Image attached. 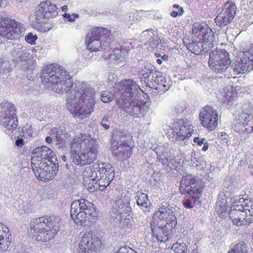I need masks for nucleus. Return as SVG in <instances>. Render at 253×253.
<instances>
[{
  "instance_id": "f257e3e1",
  "label": "nucleus",
  "mask_w": 253,
  "mask_h": 253,
  "mask_svg": "<svg viewBox=\"0 0 253 253\" xmlns=\"http://www.w3.org/2000/svg\"><path fill=\"white\" fill-rule=\"evenodd\" d=\"M43 84H49V87L56 93L73 90L66 99V107L80 119L89 117L94 110V92L89 84L84 82H72V77L63 67L57 64H49L41 72Z\"/></svg>"
},
{
  "instance_id": "f03ea898",
  "label": "nucleus",
  "mask_w": 253,
  "mask_h": 253,
  "mask_svg": "<svg viewBox=\"0 0 253 253\" xmlns=\"http://www.w3.org/2000/svg\"><path fill=\"white\" fill-rule=\"evenodd\" d=\"M31 160L36 176L43 181L52 179L58 171L57 157L53 151L46 146L34 149Z\"/></svg>"
},
{
  "instance_id": "7ed1b4c3",
  "label": "nucleus",
  "mask_w": 253,
  "mask_h": 253,
  "mask_svg": "<svg viewBox=\"0 0 253 253\" xmlns=\"http://www.w3.org/2000/svg\"><path fill=\"white\" fill-rule=\"evenodd\" d=\"M97 153L95 139L89 135L80 134L75 136L71 143L70 158L74 165L84 166L92 163Z\"/></svg>"
},
{
  "instance_id": "20e7f679",
  "label": "nucleus",
  "mask_w": 253,
  "mask_h": 253,
  "mask_svg": "<svg viewBox=\"0 0 253 253\" xmlns=\"http://www.w3.org/2000/svg\"><path fill=\"white\" fill-rule=\"evenodd\" d=\"M118 88L123 94L118 101V104L126 113L133 118L143 116L145 109L143 103L136 98L139 86L130 79L120 82Z\"/></svg>"
},
{
  "instance_id": "39448f33",
  "label": "nucleus",
  "mask_w": 253,
  "mask_h": 253,
  "mask_svg": "<svg viewBox=\"0 0 253 253\" xmlns=\"http://www.w3.org/2000/svg\"><path fill=\"white\" fill-rule=\"evenodd\" d=\"M231 63V60L229 57V53L226 50H222V71L224 70V76L227 79L234 78L232 74L227 72L233 69L234 75L244 74L253 70V50L240 51L239 58L234 65L230 67L229 66Z\"/></svg>"
},
{
  "instance_id": "423d86ee",
  "label": "nucleus",
  "mask_w": 253,
  "mask_h": 253,
  "mask_svg": "<svg viewBox=\"0 0 253 253\" xmlns=\"http://www.w3.org/2000/svg\"><path fill=\"white\" fill-rule=\"evenodd\" d=\"M111 40L108 39L93 40L91 42H85L87 49L91 52L104 51L102 55L105 59L111 63L118 62L119 60L125 59L127 55V52L130 49L128 46L116 45L115 47L110 48Z\"/></svg>"
},
{
  "instance_id": "0eeeda50",
  "label": "nucleus",
  "mask_w": 253,
  "mask_h": 253,
  "mask_svg": "<svg viewBox=\"0 0 253 253\" xmlns=\"http://www.w3.org/2000/svg\"><path fill=\"white\" fill-rule=\"evenodd\" d=\"M198 180L192 175L183 176L180 182L179 191L181 194H187L191 197L183 201L182 204L186 209L194 208L195 203L201 202L199 200L202 195L201 186L197 184Z\"/></svg>"
},
{
  "instance_id": "6e6552de",
  "label": "nucleus",
  "mask_w": 253,
  "mask_h": 253,
  "mask_svg": "<svg viewBox=\"0 0 253 253\" xmlns=\"http://www.w3.org/2000/svg\"><path fill=\"white\" fill-rule=\"evenodd\" d=\"M70 214L73 220L81 224L82 221H89L90 217L97 216L93 204L84 199L74 201L71 203Z\"/></svg>"
},
{
  "instance_id": "1a4fd4ad",
  "label": "nucleus",
  "mask_w": 253,
  "mask_h": 253,
  "mask_svg": "<svg viewBox=\"0 0 253 253\" xmlns=\"http://www.w3.org/2000/svg\"><path fill=\"white\" fill-rule=\"evenodd\" d=\"M60 222L61 219L57 215L45 216L32 219L30 225L31 230H34L35 233H42L40 231L44 229L45 226L53 230L54 233H57Z\"/></svg>"
},
{
  "instance_id": "9d476101",
  "label": "nucleus",
  "mask_w": 253,
  "mask_h": 253,
  "mask_svg": "<svg viewBox=\"0 0 253 253\" xmlns=\"http://www.w3.org/2000/svg\"><path fill=\"white\" fill-rule=\"evenodd\" d=\"M21 23L0 15V36L9 40L19 38Z\"/></svg>"
},
{
  "instance_id": "9b49d317",
  "label": "nucleus",
  "mask_w": 253,
  "mask_h": 253,
  "mask_svg": "<svg viewBox=\"0 0 253 253\" xmlns=\"http://www.w3.org/2000/svg\"><path fill=\"white\" fill-rule=\"evenodd\" d=\"M97 172H95L96 175L94 184H91V186L89 185L87 187L90 191H94L95 190H100L103 191L106 187H107L110 182L113 180L115 172L114 168H110V169L108 172L110 173H108V175L105 174L106 169L104 168V164H102L101 165H98V168H96Z\"/></svg>"
},
{
  "instance_id": "f8f14e48",
  "label": "nucleus",
  "mask_w": 253,
  "mask_h": 253,
  "mask_svg": "<svg viewBox=\"0 0 253 253\" xmlns=\"http://www.w3.org/2000/svg\"><path fill=\"white\" fill-rule=\"evenodd\" d=\"M11 54L16 60L20 62L21 70L32 71L33 70V59L25 46L20 44L14 45L11 50Z\"/></svg>"
},
{
  "instance_id": "ddd939ff",
  "label": "nucleus",
  "mask_w": 253,
  "mask_h": 253,
  "mask_svg": "<svg viewBox=\"0 0 253 253\" xmlns=\"http://www.w3.org/2000/svg\"><path fill=\"white\" fill-rule=\"evenodd\" d=\"M235 202L227 213L233 225L241 226H247L253 222V219L247 218V214L242 203Z\"/></svg>"
},
{
  "instance_id": "4468645a",
  "label": "nucleus",
  "mask_w": 253,
  "mask_h": 253,
  "mask_svg": "<svg viewBox=\"0 0 253 253\" xmlns=\"http://www.w3.org/2000/svg\"><path fill=\"white\" fill-rule=\"evenodd\" d=\"M171 127L173 136L179 140L188 139L194 131L191 122L187 119H177V122L174 123Z\"/></svg>"
},
{
  "instance_id": "2eb2a0df",
  "label": "nucleus",
  "mask_w": 253,
  "mask_h": 253,
  "mask_svg": "<svg viewBox=\"0 0 253 253\" xmlns=\"http://www.w3.org/2000/svg\"><path fill=\"white\" fill-rule=\"evenodd\" d=\"M177 225V219L176 217H172L171 219L168 218L165 220H161L153 225L152 232L155 234L157 228L161 230L164 236L161 234L156 235L157 240L162 242H165L170 238L171 234L172 233Z\"/></svg>"
},
{
  "instance_id": "dca6fc26",
  "label": "nucleus",
  "mask_w": 253,
  "mask_h": 253,
  "mask_svg": "<svg viewBox=\"0 0 253 253\" xmlns=\"http://www.w3.org/2000/svg\"><path fill=\"white\" fill-rule=\"evenodd\" d=\"M101 242L96 237H92L91 232L85 233L79 244V253H99Z\"/></svg>"
},
{
  "instance_id": "f3484780",
  "label": "nucleus",
  "mask_w": 253,
  "mask_h": 253,
  "mask_svg": "<svg viewBox=\"0 0 253 253\" xmlns=\"http://www.w3.org/2000/svg\"><path fill=\"white\" fill-rule=\"evenodd\" d=\"M58 14L56 5L49 0L41 2L36 8V20L37 23H41L44 20L53 18Z\"/></svg>"
},
{
  "instance_id": "a211bd4d",
  "label": "nucleus",
  "mask_w": 253,
  "mask_h": 253,
  "mask_svg": "<svg viewBox=\"0 0 253 253\" xmlns=\"http://www.w3.org/2000/svg\"><path fill=\"white\" fill-rule=\"evenodd\" d=\"M126 136L122 134L121 132H117L116 134H112V139H114L115 141H117V144H119V141L121 143L119 146H112V151L115 158L119 161H124L128 159L131 154V148L128 145H124L122 142H125Z\"/></svg>"
},
{
  "instance_id": "6ab92c4d",
  "label": "nucleus",
  "mask_w": 253,
  "mask_h": 253,
  "mask_svg": "<svg viewBox=\"0 0 253 253\" xmlns=\"http://www.w3.org/2000/svg\"><path fill=\"white\" fill-rule=\"evenodd\" d=\"M199 117L202 126L209 130H212L217 126V113L212 107L206 106L201 110Z\"/></svg>"
},
{
  "instance_id": "aec40b11",
  "label": "nucleus",
  "mask_w": 253,
  "mask_h": 253,
  "mask_svg": "<svg viewBox=\"0 0 253 253\" xmlns=\"http://www.w3.org/2000/svg\"><path fill=\"white\" fill-rule=\"evenodd\" d=\"M238 132H252L253 131V110L247 109L238 115L235 125Z\"/></svg>"
},
{
  "instance_id": "412c9836",
  "label": "nucleus",
  "mask_w": 253,
  "mask_h": 253,
  "mask_svg": "<svg viewBox=\"0 0 253 253\" xmlns=\"http://www.w3.org/2000/svg\"><path fill=\"white\" fill-rule=\"evenodd\" d=\"M192 33L200 40L209 42L212 40L213 33L212 30L205 23H195L193 25Z\"/></svg>"
},
{
  "instance_id": "4be33fe9",
  "label": "nucleus",
  "mask_w": 253,
  "mask_h": 253,
  "mask_svg": "<svg viewBox=\"0 0 253 253\" xmlns=\"http://www.w3.org/2000/svg\"><path fill=\"white\" fill-rule=\"evenodd\" d=\"M158 217L160 221L165 220L168 218L171 219L172 217H176L175 212L171 208L169 205L163 203L159 208V210L157 211L153 216V220L151 222V226L155 225L158 221L156 218Z\"/></svg>"
},
{
  "instance_id": "5701e85b",
  "label": "nucleus",
  "mask_w": 253,
  "mask_h": 253,
  "mask_svg": "<svg viewBox=\"0 0 253 253\" xmlns=\"http://www.w3.org/2000/svg\"><path fill=\"white\" fill-rule=\"evenodd\" d=\"M112 35L109 30L102 27H94L88 32L85 37V42L93 40L107 39L111 40Z\"/></svg>"
},
{
  "instance_id": "b1692460",
  "label": "nucleus",
  "mask_w": 253,
  "mask_h": 253,
  "mask_svg": "<svg viewBox=\"0 0 253 253\" xmlns=\"http://www.w3.org/2000/svg\"><path fill=\"white\" fill-rule=\"evenodd\" d=\"M236 5L232 0H228L224 3L222 8L223 16H222V24L226 25L231 23L234 18L236 12Z\"/></svg>"
},
{
  "instance_id": "393cba45",
  "label": "nucleus",
  "mask_w": 253,
  "mask_h": 253,
  "mask_svg": "<svg viewBox=\"0 0 253 253\" xmlns=\"http://www.w3.org/2000/svg\"><path fill=\"white\" fill-rule=\"evenodd\" d=\"M115 215H111L114 225L116 227L124 228L130 227L132 225L133 220L131 215L129 213H123L114 212Z\"/></svg>"
},
{
  "instance_id": "a878e982",
  "label": "nucleus",
  "mask_w": 253,
  "mask_h": 253,
  "mask_svg": "<svg viewBox=\"0 0 253 253\" xmlns=\"http://www.w3.org/2000/svg\"><path fill=\"white\" fill-rule=\"evenodd\" d=\"M156 74L157 77H156V78H153L152 83H150L148 86L155 89L158 91H165L168 88H167L166 80L165 77L158 71L156 72Z\"/></svg>"
},
{
  "instance_id": "bb28decb",
  "label": "nucleus",
  "mask_w": 253,
  "mask_h": 253,
  "mask_svg": "<svg viewBox=\"0 0 253 253\" xmlns=\"http://www.w3.org/2000/svg\"><path fill=\"white\" fill-rule=\"evenodd\" d=\"M10 236L7 227L0 223V251H4L8 249L11 243Z\"/></svg>"
},
{
  "instance_id": "cd10ccee",
  "label": "nucleus",
  "mask_w": 253,
  "mask_h": 253,
  "mask_svg": "<svg viewBox=\"0 0 253 253\" xmlns=\"http://www.w3.org/2000/svg\"><path fill=\"white\" fill-rule=\"evenodd\" d=\"M16 108L14 105L7 102L0 104V121L3 119H9L15 115Z\"/></svg>"
},
{
  "instance_id": "c85d7f7f",
  "label": "nucleus",
  "mask_w": 253,
  "mask_h": 253,
  "mask_svg": "<svg viewBox=\"0 0 253 253\" xmlns=\"http://www.w3.org/2000/svg\"><path fill=\"white\" fill-rule=\"evenodd\" d=\"M220 52L218 51H214L210 54V66L211 70L216 73H220L221 71V58Z\"/></svg>"
},
{
  "instance_id": "c756f323",
  "label": "nucleus",
  "mask_w": 253,
  "mask_h": 253,
  "mask_svg": "<svg viewBox=\"0 0 253 253\" xmlns=\"http://www.w3.org/2000/svg\"><path fill=\"white\" fill-rule=\"evenodd\" d=\"M0 124L5 127V132L8 135H11L17 128L18 120L16 115H14L9 119H2L0 121Z\"/></svg>"
},
{
  "instance_id": "7c9ffc66",
  "label": "nucleus",
  "mask_w": 253,
  "mask_h": 253,
  "mask_svg": "<svg viewBox=\"0 0 253 253\" xmlns=\"http://www.w3.org/2000/svg\"><path fill=\"white\" fill-rule=\"evenodd\" d=\"M137 205L140 208L146 213L149 212L151 209V203L148 199V196L146 194L142 193V191H138L136 193Z\"/></svg>"
},
{
  "instance_id": "2f4dec72",
  "label": "nucleus",
  "mask_w": 253,
  "mask_h": 253,
  "mask_svg": "<svg viewBox=\"0 0 253 253\" xmlns=\"http://www.w3.org/2000/svg\"><path fill=\"white\" fill-rule=\"evenodd\" d=\"M157 71L155 70V67L151 64H147L145 66L144 68L139 72V75L142 76L145 79V83L148 86L150 83H152L153 78H156L157 75L156 73Z\"/></svg>"
},
{
  "instance_id": "473e14b6",
  "label": "nucleus",
  "mask_w": 253,
  "mask_h": 253,
  "mask_svg": "<svg viewBox=\"0 0 253 253\" xmlns=\"http://www.w3.org/2000/svg\"><path fill=\"white\" fill-rule=\"evenodd\" d=\"M96 171H93L92 169L89 166H87L84 168V171H83V177L84 185L87 184L85 186L86 187L88 186H91V184H94V181L96 180L95 177L96 175L95 173Z\"/></svg>"
},
{
  "instance_id": "72a5a7b5",
  "label": "nucleus",
  "mask_w": 253,
  "mask_h": 253,
  "mask_svg": "<svg viewBox=\"0 0 253 253\" xmlns=\"http://www.w3.org/2000/svg\"><path fill=\"white\" fill-rule=\"evenodd\" d=\"M156 33L155 30L151 28L142 32L141 34V37L144 38L146 41L149 43H152L154 45H157L159 42V40L157 39Z\"/></svg>"
},
{
  "instance_id": "f704fd0d",
  "label": "nucleus",
  "mask_w": 253,
  "mask_h": 253,
  "mask_svg": "<svg viewBox=\"0 0 253 253\" xmlns=\"http://www.w3.org/2000/svg\"><path fill=\"white\" fill-rule=\"evenodd\" d=\"M158 158L161 160L162 163L164 165H167V167L171 168L174 166L175 163L174 159L170 156V154L168 152L163 151L162 154L156 152Z\"/></svg>"
},
{
  "instance_id": "c9c22d12",
  "label": "nucleus",
  "mask_w": 253,
  "mask_h": 253,
  "mask_svg": "<svg viewBox=\"0 0 253 253\" xmlns=\"http://www.w3.org/2000/svg\"><path fill=\"white\" fill-rule=\"evenodd\" d=\"M114 207L115 209H118L116 210V213H123V212L128 213L131 210V207L128 205V204L125 203L122 199L117 200Z\"/></svg>"
},
{
  "instance_id": "e433bc0d",
  "label": "nucleus",
  "mask_w": 253,
  "mask_h": 253,
  "mask_svg": "<svg viewBox=\"0 0 253 253\" xmlns=\"http://www.w3.org/2000/svg\"><path fill=\"white\" fill-rule=\"evenodd\" d=\"M184 43L187 47V49L195 54L199 55L201 54L202 49L200 48L201 42H197L192 41L191 42H186L184 41Z\"/></svg>"
},
{
  "instance_id": "4c0bfd02",
  "label": "nucleus",
  "mask_w": 253,
  "mask_h": 253,
  "mask_svg": "<svg viewBox=\"0 0 253 253\" xmlns=\"http://www.w3.org/2000/svg\"><path fill=\"white\" fill-rule=\"evenodd\" d=\"M247 244L244 242H239L234 245L228 253H247L248 251Z\"/></svg>"
},
{
  "instance_id": "58836bf2",
  "label": "nucleus",
  "mask_w": 253,
  "mask_h": 253,
  "mask_svg": "<svg viewBox=\"0 0 253 253\" xmlns=\"http://www.w3.org/2000/svg\"><path fill=\"white\" fill-rule=\"evenodd\" d=\"M42 230L43 229L40 231H42ZM42 233L43 236L39 235L37 239L39 241L41 240L42 242H47L53 238L57 233H54L53 230L49 229L43 232H42Z\"/></svg>"
},
{
  "instance_id": "ea45409f",
  "label": "nucleus",
  "mask_w": 253,
  "mask_h": 253,
  "mask_svg": "<svg viewBox=\"0 0 253 253\" xmlns=\"http://www.w3.org/2000/svg\"><path fill=\"white\" fill-rule=\"evenodd\" d=\"M237 96V92L233 87L227 89L225 95L224 103L227 104L232 102Z\"/></svg>"
},
{
  "instance_id": "a19ab883",
  "label": "nucleus",
  "mask_w": 253,
  "mask_h": 253,
  "mask_svg": "<svg viewBox=\"0 0 253 253\" xmlns=\"http://www.w3.org/2000/svg\"><path fill=\"white\" fill-rule=\"evenodd\" d=\"M171 248L174 251L175 253H189L186 244L183 243H176L173 245Z\"/></svg>"
},
{
  "instance_id": "79ce46f5",
  "label": "nucleus",
  "mask_w": 253,
  "mask_h": 253,
  "mask_svg": "<svg viewBox=\"0 0 253 253\" xmlns=\"http://www.w3.org/2000/svg\"><path fill=\"white\" fill-rule=\"evenodd\" d=\"M112 124V117L109 114L105 115L103 116L100 125L106 130L109 128L110 125Z\"/></svg>"
},
{
  "instance_id": "37998d69",
  "label": "nucleus",
  "mask_w": 253,
  "mask_h": 253,
  "mask_svg": "<svg viewBox=\"0 0 253 253\" xmlns=\"http://www.w3.org/2000/svg\"><path fill=\"white\" fill-rule=\"evenodd\" d=\"M172 7L174 9L170 12V16L171 17L176 18L183 14V8L178 4H174L173 5Z\"/></svg>"
},
{
  "instance_id": "c03bdc74",
  "label": "nucleus",
  "mask_w": 253,
  "mask_h": 253,
  "mask_svg": "<svg viewBox=\"0 0 253 253\" xmlns=\"http://www.w3.org/2000/svg\"><path fill=\"white\" fill-rule=\"evenodd\" d=\"M69 137L70 135L68 134L67 131H65L64 132V134L62 136V138H63V140H56L57 143L56 144V147L58 149L63 148L64 147H65V144L68 141Z\"/></svg>"
},
{
  "instance_id": "a18cd8bd",
  "label": "nucleus",
  "mask_w": 253,
  "mask_h": 253,
  "mask_svg": "<svg viewBox=\"0 0 253 253\" xmlns=\"http://www.w3.org/2000/svg\"><path fill=\"white\" fill-rule=\"evenodd\" d=\"M113 99L112 94L108 91H103L101 92L100 100L104 103H108L111 101Z\"/></svg>"
},
{
  "instance_id": "49530a36",
  "label": "nucleus",
  "mask_w": 253,
  "mask_h": 253,
  "mask_svg": "<svg viewBox=\"0 0 253 253\" xmlns=\"http://www.w3.org/2000/svg\"><path fill=\"white\" fill-rule=\"evenodd\" d=\"M26 41L31 45L36 44V41L38 39L36 35H33L32 33H29L25 36Z\"/></svg>"
},
{
  "instance_id": "de8ad7c7",
  "label": "nucleus",
  "mask_w": 253,
  "mask_h": 253,
  "mask_svg": "<svg viewBox=\"0 0 253 253\" xmlns=\"http://www.w3.org/2000/svg\"><path fill=\"white\" fill-rule=\"evenodd\" d=\"M147 15L153 19H159L162 18V15L158 11L150 10L148 11Z\"/></svg>"
},
{
  "instance_id": "09e8293b",
  "label": "nucleus",
  "mask_w": 253,
  "mask_h": 253,
  "mask_svg": "<svg viewBox=\"0 0 253 253\" xmlns=\"http://www.w3.org/2000/svg\"><path fill=\"white\" fill-rule=\"evenodd\" d=\"M114 253H134V251L130 248L126 246H123Z\"/></svg>"
},
{
  "instance_id": "8fccbe9b",
  "label": "nucleus",
  "mask_w": 253,
  "mask_h": 253,
  "mask_svg": "<svg viewBox=\"0 0 253 253\" xmlns=\"http://www.w3.org/2000/svg\"><path fill=\"white\" fill-rule=\"evenodd\" d=\"M64 17L70 22H73L77 18L79 17V15L76 13H73L72 15L69 13H65Z\"/></svg>"
},
{
  "instance_id": "3c124183",
  "label": "nucleus",
  "mask_w": 253,
  "mask_h": 253,
  "mask_svg": "<svg viewBox=\"0 0 253 253\" xmlns=\"http://www.w3.org/2000/svg\"><path fill=\"white\" fill-rule=\"evenodd\" d=\"M186 109V107L184 103L177 105L174 109V112L176 114L182 113Z\"/></svg>"
},
{
  "instance_id": "603ef678",
  "label": "nucleus",
  "mask_w": 253,
  "mask_h": 253,
  "mask_svg": "<svg viewBox=\"0 0 253 253\" xmlns=\"http://www.w3.org/2000/svg\"><path fill=\"white\" fill-rule=\"evenodd\" d=\"M66 131V130L63 129L61 126H59L58 128V134L56 135V140H63L62 138V136L64 134V132Z\"/></svg>"
},
{
  "instance_id": "864d4df0",
  "label": "nucleus",
  "mask_w": 253,
  "mask_h": 253,
  "mask_svg": "<svg viewBox=\"0 0 253 253\" xmlns=\"http://www.w3.org/2000/svg\"><path fill=\"white\" fill-rule=\"evenodd\" d=\"M193 141L195 143H197L199 146H201L203 143H204L205 141H206V139L205 138L201 139L200 137H197L194 138Z\"/></svg>"
},
{
  "instance_id": "5fc2aeb1",
  "label": "nucleus",
  "mask_w": 253,
  "mask_h": 253,
  "mask_svg": "<svg viewBox=\"0 0 253 253\" xmlns=\"http://www.w3.org/2000/svg\"><path fill=\"white\" fill-rule=\"evenodd\" d=\"M58 127H54L51 128L49 131V134L53 137H55L56 139V135L58 134Z\"/></svg>"
},
{
  "instance_id": "6e6d98bb",
  "label": "nucleus",
  "mask_w": 253,
  "mask_h": 253,
  "mask_svg": "<svg viewBox=\"0 0 253 253\" xmlns=\"http://www.w3.org/2000/svg\"><path fill=\"white\" fill-rule=\"evenodd\" d=\"M216 211L219 215L220 216V214H221V202L220 201H217L216 205V208H215Z\"/></svg>"
},
{
  "instance_id": "4d7b16f0",
  "label": "nucleus",
  "mask_w": 253,
  "mask_h": 253,
  "mask_svg": "<svg viewBox=\"0 0 253 253\" xmlns=\"http://www.w3.org/2000/svg\"><path fill=\"white\" fill-rule=\"evenodd\" d=\"M220 14L221 12H220L214 19L215 22L219 27H220L221 25V16H220Z\"/></svg>"
},
{
  "instance_id": "13d9d810",
  "label": "nucleus",
  "mask_w": 253,
  "mask_h": 253,
  "mask_svg": "<svg viewBox=\"0 0 253 253\" xmlns=\"http://www.w3.org/2000/svg\"><path fill=\"white\" fill-rule=\"evenodd\" d=\"M24 141L22 138H19L15 141V145L19 147H21L24 145Z\"/></svg>"
},
{
  "instance_id": "bf43d9fd",
  "label": "nucleus",
  "mask_w": 253,
  "mask_h": 253,
  "mask_svg": "<svg viewBox=\"0 0 253 253\" xmlns=\"http://www.w3.org/2000/svg\"><path fill=\"white\" fill-rule=\"evenodd\" d=\"M104 168L105 169L107 170L106 172L105 173V174L106 175H108V173H110V172H108V171L110 169V168H113L110 164H106L105 166L104 164Z\"/></svg>"
},
{
  "instance_id": "052dcab7",
  "label": "nucleus",
  "mask_w": 253,
  "mask_h": 253,
  "mask_svg": "<svg viewBox=\"0 0 253 253\" xmlns=\"http://www.w3.org/2000/svg\"><path fill=\"white\" fill-rule=\"evenodd\" d=\"M203 144L204 145H203V147L202 148V150L204 151H206L208 149V147H209L208 143L206 141H205L204 143H203Z\"/></svg>"
},
{
  "instance_id": "680f3d73",
  "label": "nucleus",
  "mask_w": 253,
  "mask_h": 253,
  "mask_svg": "<svg viewBox=\"0 0 253 253\" xmlns=\"http://www.w3.org/2000/svg\"><path fill=\"white\" fill-rule=\"evenodd\" d=\"M45 141L48 144H50L52 142V139L50 136H47L45 138Z\"/></svg>"
},
{
  "instance_id": "e2e57ef3",
  "label": "nucleus",
  "mask_w": 253,
  "mask_h": 253,
  "mask_svg": "<svg viewBox=\"0 0 253 253\" xmlns=\"http://www.w3.org/2000/svg\"><path fill=\"white\" fill-rule=\"evenodd\" d=\"M168 55H167L166 54L163 55L161 57L162 60H164V61H167L168 60Z\"/></svg>"
},
{
  "instance_id": "0e129e2a",
  "label": "nucleus",
  "mask_w": 253,
  "mask_h": 253,
  "mask_svg": "<svg viewBox=\"0 0 253 253\" xmlns=\"http://www.w3.org/2000/svg\"><path fill=\"white\" fill-rule=\"evenodd\" d=\"M61 160L64 161V162H66L67 161V158H66V156H65V155H63L61 157Z\"/></svg>"
},
{
  "instance_id": "69168bd1",
  "label": "nucleus",
  "mask_w": 253,
  "mask_h": 253,
  "mask_svg": "<svg viewBox=\"0 0 253 253\" xmlns=\"http://www.w3.org/2000/svg\"><path fill=\"white\" fill-rule=\"evenodd\" d=\"M157 62L159 64L161 65V64L162 63V59H157Z\"/></svg>"
},
{
  "instance_id": "338daca9",
  "label": "nucleus",
  "mask_w": 253,
  "mask_h": 253,
  "mask_svg": "<svg viewBox=\"0 0 253 253\" xmlns=\"http://www.w3.org/2000/svg\"><path fill=\"white\" fill-rule=\"evenodd\" d=\"M27 133L29 135L32 136V134L31 132L30 131V130H28Z\"/></svg>"
},
{
  "instance_id": "774afa93",
  "label": "nucleus",
  "mask_w": 253,
  "mask_h": 253,
  "mask_svg": "<svg viewBox=\"0 0 253 253\" xmlns=\"http://www.w3.org/2000/svg\"><path fill=\"white\" fill-rule=\"evenodd\" d=\"M251 171L252 173V174L253 175V166H252V167L251 168Z\"/></svg>"
}]
</instances>
